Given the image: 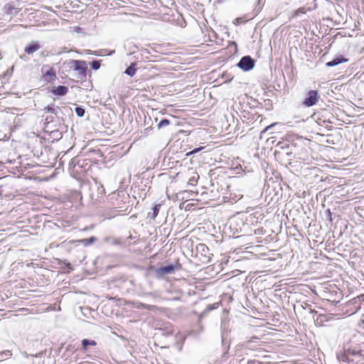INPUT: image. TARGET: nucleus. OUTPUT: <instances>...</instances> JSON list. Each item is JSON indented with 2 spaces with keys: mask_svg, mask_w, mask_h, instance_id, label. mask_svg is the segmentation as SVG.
Returning a JSON list of instances; mask_svg holds the SVG:
<instances>
[{
  "mask_svg": "<svg viewBox=\"0 0 364 364\" xmlns=\"http://www.w3.org/2000/svg\"><path fill=\"white\" fill-rule=\"evenodd\" d=\"M202 148H199V149H194L191 153H196L198 152L199 150H200Z\"/></svg>",
  "mask_w": 364,
  "mask_h": 364,
  "instance_id": "nucleus-27",
  "label": "nucleus"
},
{
  "mask_svg": "<svg viewBox=\"0 0 364 364\" xmlns=\"http://www.w3.org/2000/svg\"><path fill=\"white\" fill-rule=\"evenodd\" d=\"M347 61H348V59L344 58H336L333 60L328 62L326 64V65L327 67H333V66H336L341 63L347 62Z\"/></svg>",
  "mask_w": 364,
  "mask_h": 364,
  "instance_id": "nucleus-11",
  "label": "nucleus"
},
{
  "mask_svg": "<svg viewBox=\"0 0 364 364\" xmlns=\"http://www.w3.org/2000/svg\"><path fill=\"white\" fill-rule=\"evenodd\" d=\"M100 68V62L98 60H92V70H98Z\"/></svg>",
  "mask_w": 364,
  "mask_h": 364,
  "instance_id": "nucleus-19",
  "label": "nucleus"
},
{
  "mask_svg": "<svg viewBox=\"0 0 364 364\" xmlns=\"http://www.w3.org/2000/svg\"><path fill=\"white\" fill-rule=\"evenodd\" d=\"M92 159L94 158V155H97L98 156H102V154L100 151V150L92 149Z\"/></svg>",
  "mask_w": 364,
  "mask_h": 364,
  "instance_id": "nucleus-23",
  "label": "nucleus"
},
{
  "mask_svg": "<svg viewBox=\"0 0 364 364\" xmlns=\"http://www.w3.org/2000/svg\"><path fill=\"white\" fill-rule=\"evenodd\" d=\"M93 54H94V55H97L96 52H93V51H92V55H93Z\"/></svg>",
  "mask_w": 364,
  "mask_h": 364,
  "instance_id": "nucleus-31",
  "label": "nucleus"
},
{
  "mask_svg": "<svg viewBox=\"0 0 364 364\" xmlns=\"http://www.w3.org/2000/svg\"><path fill=\"white\" fill-rule=\"evenodd\" d=\"M18 6L19 5L18 1L15 2L8 3L4 6V10L6 14H11L13 13H16L18 11V10L20 9L18 8Z\"/></svg>",
  "mask_w": 364,
  "mask_h": 364,
  "instance_id": "nucleus-5",
  "label": "nucleus"
},
{
  "mask_svg": "<svg viewBox=\"0 0 364 364\" xmlns=\"http://www.w3.org/2000/svg\"><path fill=\"white\" fill-rule=\"evenodd\" d=\"M307 9L306 7H300L297 10H296L292 15V17H296L299 16L300 14H304L306 13Z\"/></svg>",
  "mask_w": 364,
  "mask_h": 364,
  "instance_id": "nucleus-15",
  "label": "nucleus"
},
{
  "mask_svg": "<svg viewBox=\"0 0 364 364\" xmlns=\"http://www.w3.org/2000/svg\"><path fill=\"white\" fill-rule=\"evenodd\" d=\"M89 344H90V342H89V341H88V340H87V339H84V340L82 341V345H83L84 346H86L87 345H89Z\"/></svg>",
  "mask_w": 364,
  "mask_h": 364,
  "instance_id": "nucleus-26",
  "label": "nucleus"
},
{
  "mask_svg": "<svg viewBox=\"0 0 364 364\" xmlns=\"http://www.w3.org/2000/svg\"><path fill=\"white\" fill-rule=\"evenodd\" d=\"M175 267L173 264L161 267L156 269L158 274L164 275L174 272Z\"/></svg>",
  "mask_w": 364,
  "mask_h": 364,
  "instance_id": "nucleus-8",
  "label": "nucleus"
},
{
  "mask_svg": "<svg viewBox=\"0 0 364 364\" xmlns=\"http://www.w3.org/2000/svg\"><path fill=\"white\" fill-rule=\"evenodd\" d=\"M328 213L329 216H331V213L330 210H328Z\"/></svg>",
  "mask_w": 364,
  "mask_h": 364,
  "instance_id": "nucleus-28",
  "label": "nucleus"
},
{
  "mask_svg": "<svg viewBox=\"0 0 364 364\" xmlns=\"http://www.w3.org/2000/svg\"><path fill=\"white\" fill-rule=\"evenodd\" d=\"M319 99L318 93L316 90H309L306 97L304 98L302 104L307 107L315 105Z\"/></svg>",
  "mask_w": 364,
  "mask_h": 364,
  "instance_id": "nucleus-1",
  "label": "nucleus"
},
{
  "mask_svg": "<svg viewBox=\"0 0 364 364\" xmlns=\"http://www.w3.org/2000/svg\"><path fill=\"white\" fill-rule=\"evenodd\" d=\"M50 92L56 96H63L68 92V87L63 85L53 87Z\"/></svg>",
  "mask_w": 364,
  "mask_h": 364,
  "instance_id": "nucleus-6",
  "label": "nucleus"
},
{
  "mask_svg": "<svg viewBox=\"0 0 364 364\" xmlns=\"http://www.w3.org/2000/svg\"><path fill=\"white\" fill-rule=\"evenodd\" d=\"M275 124H272L271 125L269 126H267L262 132V133H264L265 132H267L268 129H269L270 128H272L273 126H274Z\"/></svg>",
  "mask_w": 364,
  "mask_h": 364,
  "instance_id": "nucleus-25",
  "label": "nucleus"
},
{
  "mask_svg": "<svg viewBox=\"0 0 364 364\" xmlns=\"http://www.w3.org/2000/svg\"><path fill=\"white\" fill-rule=\"evenodd\" d=\"M92 346H95L96 343H95V342L94 341H92Z\"/></svg>",
  "mask_w": 364,
  "mask_h": 364,
  "instance_id": "nucleus-29",
  "label": "nucleus"
},
{
  "mask_svg": "<svg viewBox=\"0 0 364 364\" xmlns=\"http://www.w3.org/2000/svg\"><path fill=\"white\" fill-rule=\"evenodd\" d=\"M237 66L245 71L252 70L255 66V61L249 55L242 57L240 62L237 63Z\"/></svg>",
  "mask_w": 364,
  "mask_h": 364,
  "instance_id": "nucleus-2",
  "label": "nucleus"
},
{
  "mask_svg": "<svg viewBox=\"0 0 364 364\" xmlns=\"http://www.w3.org/2000/svg\"><path fill=\"white\" fill-rule=\"evenodd\" d=\"M151 130H152V127H149L146 128V129L143 131L142 134H143V135H144V136H146V135H148V134L150 133V132H151Z\"/></svg>",
  "mask_w": 364,
  "mask_h": 364,
  "instance_id": "nucleus-21",
  "label": "nucleus"
},
{
  "mask_svg": "<svg viewBox=\"0 0 364 364\" xmlns=\"http://www.w3.org/2000/svg\"><path fill=\"white\" fill-rule=\"evenodd\" d=\"M41 48V46L39 45L38 42L37 41H32L31 43H29L28 46H26L24 48V51L27 54H33V53L36 52L38 50H39Z\"/></svg>",
  "mask_w": 364,
  "mask_h": 364,
  "instance_id": "nucleus-7",
  "label": "nucleus"
},
{
  "mask_svg": "<svg viewBox=\"0 0 364 364\" xmlns=\"http://www.w3.org/2000/svg\"><path fill=\"white\" fill-rule=\"evenodd\" d=\"M44 112L46 113H52L56 114V109L53 104L48 105L47 107H44Z\"/></svg>",
  "mask_w": 364,
  "mask_h": 364,
  "instance_id": "nucleus-14",
  "label": "nucleus"
},
{
  "mask_svg": "<svg viewBox=\"0 0 364 364\" xmlns=\"http://www.w3.org/2000/svg\"><path fill=\"white\" fill-rule=\"evenodd\" d=\"M338 358L339 359V360H341L343 362L347 360L346 356L345 355H341V356H338Z\"/></svg>",
  "mask_w": 364,
  "mask_h": 364,
  "instance_id": "nucleus-24",
  "label": "nucleus"
},
{
  "mask_svg": "<svg viewBox=\"0 0 364 364\" xmlns=\"http://www.w3.org/2000/svg\"><path fill=\"white\" fill-rule=\"evenodd\" d=\"M69 66L70 68H73L75 70H77L80 74H85V73L86 64L83 61L71 60L69 62Z\"/></svg>",
  "mask_w": 364,
  "mask_h": 364,
  "instance_id": "nucleus-4",
  "label": "nucleus"
},
{
  "mask_svg": "<svg viewBox=\"0 0 364 364\" xmlns=\"http://www.w3.org/2000/svg\"><path fill=\"white\" fill-rule=\"evenodd\" d=\"M196 248H197L198 252H201L204 255L205 259H207V260H209V259H210L209 249L205 244H199Z\"/></svg>",
  "mask_w": 364,
  "mask_h": 364,
  "instance_id": "nucleus-9",
  "label": "nucleus"
},
{
  "mask_svg": "<svg viewBox=\"0 0 364 364\" xmlns=\"http://www.w3.org/2000/svg\"><path fill=\"white\" fill-rule=\"evenodd\" d=\"M136 63H132L130 65V66H129L126 70H125V73L131 77L134 76L136 73Z\"/></svg>",
  "mask_w": 364,
  "mask_h": 364,
  "instance_id": "nucleus-12",
  "label": "nucleus"
},
{
  "mask_svg": "<svg viewBox=\"0 0 364 364\" xmlns=\"http://www.w3.org/2000/svg\"><path fill=\"white\" fill-rule=\"evenodd\" d=\"M97 192L98 196H97V198L95 199V201L99 202V203L103 202L105 198V196H104L105 193V188H103V186H98L97 189Z\"/></svg>",
  "mask_w": 364,
  "mask_h": 364,
  "instance_id": "nucleus-10",
  "label": "nucleus"
},
{
  "mask_svg": "<svg viewBox=\"0 0 364 364\" xmlns=\"http://www.w3.org/2000/svg\"><path fill=\"white\" fill-rule=\"evenodd\" d=\"M92 242H94V241H95V238H94L93 237H92Z\"/></svg>",
  "mask_w": 364,
  "mask_h": 364,
  "instance_id": "nucleus-32",
  "label": "nucleus"
},
{
  "mask_svg": "<svg viewBox=\"0 0 364 364\" xmlns=\"http://www.w3.org/2000/svg\"><path fill=\"white\" fill-rule=\"evenodd\" d=\"M141 306L144 309H148V310H154L156 308L155 306L149 305V304H141Z\"/></svg>",
  "mask_w": 364,
  "mask_h": 364,
  "instance_id": "nucleus-20",
  "label": "nucleus"
},
{
  "mask_svg": "<svg viewBox=\"0 0 364 364\" xmlns=\"http://www.w3.org/2000/svg\"><path fill=\"white\" fill-rule=\"evenodd\" d=\"M3 163L1 161H0V166H3Z\"/></svg>",
  "mask_w": 364,
  "mask_h": 364,
  "instance_id": "nucleus-30",
  "label": "nucleus"
},
{
  "mask_svg": "<svg viewBox=\"0 0 364 364\" xmlns=\"http://www.w3.org/2000/svg\"><path fill=\"white\" fill-rule=\"evenodd\" d=\"M47 68L46 71H43V78L46 82H53L57 78L55 70L53 68L48 65L43 66V70Z\"/></svg>",
  "mask_w": 364,
  "mask_h": 364,
  "instance_id": "nucleus-3",
  "label": "nucleus"
},
{
  "mask_svg": "<svg viewBox=\"0 0 364 364\" xmlns=\"http://www.w3.org/2000/svg\"><path fill=\"white\" fill-rule=\"evenodd\" d=\"M75 112L78 117H82L85 114V109L81 107H77L75 108Z\"/></svg>",
  "mask_w": 364,
  "mask_h": 364,
  "instance_id": "nucleus-17",
  "label": "nucleus"
},
{
  "mask_svg": "<svg viewBox=\"0 0 364 364\" xmlns=\"http://www.w3.org/2000/svg\"><path fill=\"white\" fill-rule=\"evenodd\" d=\"M196 183H197V178L194 176L191 177L188 181V183L191 185H195Z\"/></svg>",
  "mask_w": 364,
  "mask_h": 364,
  "instance_id": "nucleus-22",
  "label": "nucleus"
},
{
  "mask_svg": "<svg viewBox=\"0 0 364 364\" xmlns=\"http://www.w3.org/2000/svg\"><path fill=\"white\" fill-rule=\"evenodd\" d=\"M99 216V221L101 222L105 219H110L113 217V215L111 213V211L110 210H105V213L101 216V215H98Z\"/></svg>",
  "mask_w": 364,
  "mask_h": 364,
  "instance_id": "nucleus-13",
  "label": "nucleus"
},
{
  "mask_svg": "<svg viewBox=\"0 0 364 364\" xmlns=\"http://www.w3.org/2000/svg\"><path fill=\"white\" fill-rule=\"evenodd\" d=\"M160 207H161L160 205H156L152 208V211H153L152 218H155L157 216V215L159 214Z\"/></svg>",
  "mask_w": 364,
  "mask_h": 364,
  "instance_id": "nucleus-18",
  "label": "nucleus"
},
{
  "mask_svg": "<svg viewBox=\"0 0 364 364\" xmlns=\"http://www.w3.org/2000/svg\"><path fill=\"white\" fill-rule=\"evenodd\" d=\"M168 124H170V121L168 119H164L159 123L158 128L161 129L162 127L168 126Z\"/></svg>",
  "mask_w": 364,
  "mask_h": 364,
  "instance_id": "nucleus-16",
  "label": "nucleus"
}]
</instances>
